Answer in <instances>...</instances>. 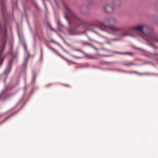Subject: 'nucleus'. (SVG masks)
<instances>
[{"label":"nucleus","mask_w":158,"mask_h":158,"mask_svg":"<svg viewBox=\"0 0 158 158\" xmlns=\"http://www.w3.org/2000/svg\"><path fill=\"white\" fill-rule=\"evenodd\" d=\"M7 34V28L6 26L5 25V30H3L2 29L1 22H0V35L2 36L4 40V45L2 49L0 52V60H1V62L0 63V66L2 65L3 60L6 58V56H5L2 59H1V55L5 49L6 38Z\"/></svg>","instance_id":"nucleus-1"},{"label":"nucleus","mask_w":158,"mask_h":158,"mask_svg":"<svg viewBox=\"0 0 158 158\" xmlns=\"http://www.w3.org/2000/svg\"><path fill=\"white\" fill-rule=\"evenodd\" d=\"M75 51L80 52L85 55L86 56V58L87 59L94 60H98L99 58L97 57V56H95V54L93 55L90 54L86 53L84 52L78 48H76L74 49Z\"/></svg>","instance_id":"nucleus-2"},{"label":"nucleus","mask_w":158,"mask_h":158,"mask_svg":"<svg viewBox=\"0 0 158 158\" xmlns=\"http://www.w3.org/2000/svg\"><path fill=\"white\" fill-rule=\"evenodd\" d=\"M14 87H13L12 88L10 89L9 87H6L0 93V100L2 99V98H3L4 100H5L6 99V97L10 96L12 95L10 94H6L5 93L8 90H11Z\"/></svg>","instance_id":"nucleus-3"},{"label":"nucleus","mask_w":158,"mask_h":158,"mask_svg":"<svg viewBox=\"0 0 158 158\" xmlns=\"http://www.w3.org/2000/svg\"><path fill=\"white\" fill-rule=\"evenodd\" d=\"M65 8L68 13L72 15V17L73 18H74V19L76 20H77L79 21L80 20V19L77 16L74 12H73L71 10L69 7L66 6H65Z\"/></svg>","instance_id":"nucleus-4"},{"label":"nucleus","mask_w":158,"mask_h":158,"mask_svg":"<svg viewBox=\"0 0 158 158\" xmlns=\"http://www.w3.org/2000/svg\"><path fill=\"white\" fill-rule=\"evenodd\" d=\"M13 60V59H12L9 61L7 68L4 72V73L8 75L10 72L12 67Z\"/></svg>","instance_id":"nucleus-5"},{"label":"nucleus","mask_w":158,"mask_h":158,"mask_svg":"<svg viewBox=\"0 0 158 158\" xmlns=\"http://www.w3.org/2000/svg\"><path fill=\"white\" fill-rule=\"evenodd\" d=\"M101 26H102L104 28L106 29H109L112 31L117 30V29L113 25H105L102 22H100Z\"/></svg>","instance_id":"nucleus-6"},{"label":"nucleus","mask_w":158,"mask_h":158,"mask_svg":"<svg viewBox=\"0 0 158 158\" xmlns=\"http://www.w3.org/2000/svg\"><path fill=\"white\" fill-rule=\"evenodd\" d=\"M28 56L24 59V62L22 66V68L23 69H26L27 68L28 60L30 56V55L29 52L27 53Z\"/></svg>","instance_id":"nucleus-7"},{"label":"nucleus","mask_w":158,"mask_h":158,"mask_svg":"<svg viewBox=\"0 0 158 158\" xmlns=\"http://www.w3.org/2000/svg\"><path fill=\"white\" fill-rule=\"evenodd\" d=\"M49 48H50V49H51L52 50V51H53V52H55L57 55H58L59 56H60V57H61L62 58H63V59L65 60L67 62H72L73 64H77L76 63H75V62H73L72 61H71V60H68V59H67V58L64 57L62 55H61V54H59L58 52L54 48L51 47H50Z\"/></svg>","instance_id":"nucleus-8"},{"label":"nucleus","mask_w":158,"mask_h":158,"mask_svg":"<svg viewBox=\"0 0 158 158\" xmlns=\"http://www.w3.org/2000/svg\"><path fill=\"white\" fill-rule=\"evenodd\" d=\"M104 9L105 11L108 13H112L114 10V8L109 4L106 5L105 6Z\"/></svg>","instance_id":"nucleus-9"},{"label":"nucleus","mask_w":158,"mask_h":158,"mask_svg":"<svg viewBox=\"0 0 158 158\" xmlns=\"http://www.w3.org/2000/svg\"><path fill=\"white\" fill-rule=\"evenodd\" d=\"M129 29L131 30H135L137 31L142 32L143 34L144 33L143 31V27L140 25H138L135 27H130Z\"/></svg>","instance_id":"nucleus-10"},{"label":"nucleus","mask_w":158,"mask_h":158,"mask_svg":"<svg viewBox=\"0 0 158 158\" xmlns=\"http://www.w3.org/2000/svg\"><path fill=\"white\" fill-rule=\"evenodd\" d=\"M116 62L114 61H112V62H108V61H105L104 60H102L99 63L100 64H106L107 65L110 64H112V63H115Z\"/></svg>","instance_id":"nucleus-11"},{"label":"nucleus","mask_w":158,"mask_h":158,"mask_svg":"<svg viewBox=\"0 0 158 158\" xmlns=\"http://www.w3.org/2000/svg\"><path fill=\"white\" fill-rule=\"evenodd\" d=\"M53 42L56 44H57L58 46H59L64 52H66V53L69 54L68 52L64 48H63V47L60 44L57 42Z\"/></svg>","instance_id":"nucleus-12"},{"label":"nucleus","mask_w":158,"mask_h":158,"mask_svg":"<svg viewBox=\"0 0 158 158\" xmlns=\"http://www.w3.org/2000/svg\"><path fill=\"white\" fill-rule=\"evenodd\" d=\"M134 73L138 74L139 75L142 76V75H147L149 74L148 73H139L138 72H137V71H135Z\"/></svg>","instance_id":"nucleus-13"},{"label":"nucleus","mask_w":158,"mask_h":158,"mask_svg":"<svg viewBox=\"0 0 158 158\" xmlns=\"http://www.w3.org/2000/svg\"><path fill=\"white\" fill-rule=\"evenodd\" d=\"M122 65L125 66H129L130 65H136V64H133L131 62H130L128 63H124Z\"/></svg>","instance_id":"nucleus-14"},{"label":"nucleus","mask_w":158,"mask_h":158,"mask_svg":"<svg viewBox=\"0 0 158 158\" xmlns=\"http://www.w3.org/2000/svg\"><path fill=\"white\" fill-rule=\"evenodd\" d=\"M64 17L65 19L68 21V24L69 26H71V22L70 20L69 19L68 17L67 16V15L66 13H65L64 15Z\"/></svg>","instance_id":"nucleus-15"},{"label":"nucleus","mask_w":158,"mask_h":158,"mask_svg":"<svg viewBox=\"0 0 158 158\" xmlns=\"http://www.w3.org/2000/svg\"><path fill=\"white\" fill-rule=\"evenodd\" d=\"M95 56H104V57H110V56H111V55H103V54H99L98 53H95Z\"/></svg>","instance_id":"nucleus-16"},{"label":"nucleus","mask_w":158,"mask_h":158,"mask_svg":"<svg viewBox=\"0 0 158 158\" xmlns=\"http://www.w3.org/2000/svg\"><path fill=\"white\" fill-rule=\"evenodd\" d=\"M36 77V74L34 72L32 73V82H34L35 80Z\"/></svg>","instance_id":"nucleus-17"},{"label":"nucleus","mask_w":158,"mask_h":158,"mask_svg":"<svg viewBox=\"0 0 158 158\" xmlns=\"http://www.w3.org/2000/svg\"><path fill=\"white\" fill-rule=\"evenodd\" d=\"M115 21V19H112V18H107L105 19V21L108 23H109V22H110L111 21Z\"/></svg>","instance_id":"nucleus-18"},{"label":"nucleus","mask_w":158,"mask_h":158,"mask_svg":"<svg viewBox=\"0 0 158 158\" xmlns=\"http://www.w3.org/2000/svg\"><path fill=\"white\" fill-rule=\"evenodd\" d=\"M70 55L73 57L77 59H83L84 58V57L77 56L73 55Z\"/></svg>","instance_id":"nucleus-19"},{"label":"nucleus","mask_w":158,"mask_h":158,"mask_svg":"<svg viewBox=\"0 0 158 158\" xmlns=\"http://www.w3.org/2000/svg\"><path fill=\"white\" fill-rule=\"evenodd\" d=\"M114 53L118 54H131L130 53H123V52H120L116 51H115L114 52Z\"/></svg>","instance_id":"nucleus-20"},{"label":"nucleus","mask_w":158,"mask_h":158,"mask_svg":"<svg viewBox=\"0 0 158 158\" xmlns=\"http://www.w3.org/2000/svg\"><path fill=\"white\" fill-rule=\"evenodd\" d=\"M34 5L35 8L38 9L40 10V8L39 7L38 4L35 2H34Z\"/></svg>","instance_id":"nucleus-21"},{"label":"nucleus","mask_w":158,"mask_h":158,"mask_svg":"<svg viewBox=\"0 0 158 158\" xmlns=\"http://www.w3.org/2000/svg\"><path fill=\"white\" fill-rule=\"evenodd\" d=\"M23 46H24L25 52H27V44H26L24 43L23 44Z\"/></svg>","instance_id":"nucleus-22"},{"label":"nucleus","mask_w":158,"mask_h":158,"mask_svg":"<svg viewBox=\"0 0 158 158\" xmlns=\"http://www.w3.org/2000/svg\"><path fill=\"white\" fill-rule=\"evenodd\" d=\"M40 59L42 60V47H40Z\"/></svg>","instance_id":"nucleus-23"},{"label":"nucleus","mask_w":158,"mask_h":158,"mask_svg":"<svg viewBox=\"0 0 158 158\" xmlns=\"http://www.w3.org/2000/svg\"><path fill=\"white\" fill-rule=\"evenodd\" d=\"M10 118V117L9 116H8L7 118H6V119H5L3 121H2V122L0 123V125L3 123L4 122H5L6 120H7L9 118Z\"/></svg>","instance_id":"nucleus-24"},{"label":"nucleus","mask_w":158,"mask_h":158,"mask_svg":"<svg viewBox=\"0 0 158 158\" xmlns=\"http://www.w3.org/2000/svg\"><path fill=\"white\" fill-rule=\"evenodd\" d=\"M83 44L85 45H89L90 46H91V45L92 44H90V43H87L86 42H83Z\"/></svg>","instance_id":"nucleus-25"},{"label":"nucleus","mask_w":158,"mask_h":158,"mask_svg":"<svg viewBox=\"0 0 158 158\" xmlns=\"http://www.w3.org/2000/svg\"><path fill=\"white\" fill-rule=\"evenodd\" d=\"M104 70H109V71H115V69H104Z\"/></svg>","instance_id":"nucleus-26"},{"label":"nucleus","mask_w":158,"mask_h":158,"mask_svg":"<svg viewBox=\"0 0 158 158\" xmlns=\"http://www.w3.org/2000/svg\"><path fill=\"white\" fill-rule=\"evenodd\" d=\"M148 74H148L149 75H156L158 76V74L157 73H148Z\"/></svg>","instance_id":"nucleus-27"},{"label":"nucleus","mask_w":158,"mask_h":158,"mask_svg":"<svg viewBox=\"0 0 158 158\" xmlns=\"http://www.w3.org/2000/svg\"><path fill=\"white\" fill-rule=\"evenodd\" d=\"M135 48L137 50H140V51H142V52H143L144 51L142 49H141V48Z\"/></svg>","instance_id":"nucleus-28"},{"label":"nucleus","mask_w":158,"mask_h":158,"mask_svg":"<svg viewBox=\"0 0 158 158\" xmlns=\"http://www.w3.org/2000/svg\"><path fill=\"white\" fill-rule=\"evenodd\" d=\"M62 40H63V42H64V43L66 45H68V44H67L66 42V41H65L64 39L63 38H62Z\"/></svg>","instance_id":"nucleus-29"},{"label":"nucleus","mask_w":158,"mask_h":158,"mask_svg":"<svg viewBox=\"0 0 158 158\" xmlns=\"http://www.w3.org/2000/svg\"><path fill=\"white\" fill-rule=\"evenodd\" d=\"M122 70L115 69V71H118L119 72H122Z\"/></svg>","instance_id":"nucleus-30"},{"label":"nucleus","mask_w":158,"mask_h":158,"mask_svg":"<svg viewBox=\"0 0 158 158\" xmlns=\"http://www.w3.org/2000/svg\"><path fill=\"white\" fill-rule=\"evenodd\" d=\"M154 40L156 41L158 43V39L156 37H155L154 38Z\"/></svg>","instance_id":"nucleus-31"},{"label":"nucleus","mask_w":158,"mask_h":158,"mask_svg":"<svg viewBox=\"0 0 158 158\" xmlns=\"http://www.w3.org/2000/svg\"><path fill=\"white\" fill-rule=\"evenodd\" d=\"M91 47H92L93 48H94V49H95V50H98V48H96L92 44L91 45Z\"/></svg>","instance_id":"nucleus-32"},{"label":"nucleus","mask_w":158,"mask_h":158,"mask_svg":"<svg viewBox=\"0 0 158 158\" xmlns=\"http://www.w3.org/2000/svg\"><path fill=\"white\" fill-rule=\"evenodd\" d=\"M50 28L51 30H52V31H56V30L54 29L51 26H50Z\"/></svg>","instance_id":"nucleus-33"},{"label":"nucleus","mask_w":158,"mask_h":158,"mask_svg":"<svg viewBox=\"0 0 158 158\" xmlns=\"http://www.w3.org/2000/svg\"><path fill=\"white\" fill-rule=\"evenodd\" d=\"M122 72L125 73H128V71H126V70H122Z\"/></svg>","instance_id":"nucleus-34"},{"label":"nucleus","mask_w":158,"mask_h":158,"mask_svg":"<svg viewBox=\"0 0 158 158\" xmlns=\"http://www.w3.org/2000/svg\"><path fill=\"white\" fill-rule=\"evenodd\" d=\"M43 2L44 5V7H46V6H47L46 4V3H45V2H44V0H43Z\"/></svg>","instance_id":"nucleus-35"},{"label":"nucleus","mask_w":158,"mask_h":158,"mask_svg":"<svg viewBox=\"0 0 158 158\" xmlns=\"http://www.w3.org/2000/svg\"><path fill=\"white\" fill-rule=\"evenodd\" d=\"M135 71H129L128 73H134Z\"/></svg>","instance_id":"nucleus-36"},{"label":"nucleus","mask_w":158,"mask_h":158,"mask_svg":"<svg viewBox=\"0 0 158 158\" xmlns=\"http://www.w3.org/2000/svg\"><path fill=\"white\" fill-rule=\"evenodd\" d=\"M15 114V113H14L12 114H11L9 116V117H10V118L12 116L14 115Z\"/></svg>","instance_id":"nucleus-37"},{"label":"nucleus","mask_w":158,"mask_h":158,"mask_svg":"<svg viewBox=\"0 0 158 158\" xmlns=\"http://www.w3.org/2000/svg\"><path fill=\"white\" fill-rule=\"evenodd\" d=\"M57 24L58 25H60V21H58V22H57Z\"/></svg>","instance_id":"nucleus-38"},{"label":"nucleus","mask_w":158,"mask_h":158,"mask_svg":"<svg viewBox=\"0 0 158 158\" xmlns=\"http://www.w3.org/2000/svg\"><path fill=\"white\" fill-rule=\"evenodd\" d=\"M92 31L94 32V33H95L96 34H98V33L96 31H94V30H93Z\"/></svg>","instance_id":"nucleus-39"},{"label":"nucleus","mask_w":158,"mask_h":158,"mask_svg":"<svg viewBox=\"0 0 158 158\" xmlns=\"http://www.w3.org/2000/svg\"><path fill=\"white\" fill-rule=\"evenodd\" d=\"M59 36L60 37L61 39H62V38H63V37L60 35H59Z\"/></svg>","instance_id":"nucleus-40"},{"label":"nucleus","mask_w":158,"mask_h":158,"mask_svg":"<svg viewBox=\"0 0 158 158\" xmlns=\"http://www.w3.org/2000/svg\"><path fill=\"white\" fill-rule=\"evenodd\" d=\"M7 76H8V75L5 78V80H4V82H5L6 80V78H7Z\"/></svg>","instance_id":"nucleus-41"},{"label":"nucleus","mask_w":158,"mask_h":158,"mask_svg":"<svg viewBox=\"0 0 158 158\" xmlns=\"http://www.w3.org/2000/svg\"><path fill=\"white\" fill-rule=\"evenodd\" d=\"M98 27L99 28H100L101 30H102V31H106L105 30H104V29H102L100 27Z\"/></svg>","instance_id":"nucleus-42"},{"label":"nucleus","mask_w":158,"mask_h":158,"mask_svg":"<svg viewBox=\"0 0 158 158\" xmlns=\"http://www.w3.org/2000/svg\"><path fill=\"white\" fill-rule=\"evenodd\" d=\"M4 115V114L0 115V118L2 117V116H3Z\"/></svg>","instance_id":"nucleus-43"},{"label":"nucleus","mask_w":158,"mask_h":158,"mask_svg":"<svg viewBox=\"0 0 158 158\" xmlns=\"http://www.w3.org/2000/svg\"><path fill=\"white\" fill-rule=\"evenodd\" d=\"M51 85V84H48V85H46V87L50 85Z\"/></svg>","instance_id":"nucleus-44"},{"label":"nucleus","mask_w":158,"mask_h":158,"mask_svg":"<svg viewBox=\"0 0 158 158\" xmlns=\"http://www.w3.org/2000/svg\"><path fill=\"white\" fill-rule=\"evenodd\" d=\"M87 36V37L90 40H92L90 39V38H89L88 36Z\"/></svg>","instance_id":"nucleus-45"},{"label":"nucleus","mask_w":158,"mask_h":158,"mask_svg":"<svg viewBox=\"0 0 158 158\" xmlns=\"http://www.w3.org/2000/svg\"><path fill=\"white\" fill-rule=\"evenodd\" d=\"M87 36V37L90 40H92L90 39V38H89L88 36Z\"/></svg>","instance_id":"nucleus-46"},{"label":"nucleus","mask_w":158,"mask_h":158,"mask_svg":"<svg viewBox=\"0 0 158 158\" xmlns=\"http://www.w3.org/2000/svg\"><path fill=\"white\" fill-rule=\"evenodd\" d=\"M18 111H19V110H18V111H17L16 112H15V113H15V114H17V113H18Z\"/></svg>","instance_id":"nucleus-47"},{"label":"nucleus","mask_w":158,"mask_h":158,"mask_svg":"<svg viewBox=\"0 0 158 158\" xmlns=\"http://www.w3.org/2000/svg\"><path fill=\"white\" fill-rule=\"evenodd\" d=\"M45 10H47V6H46V7H45Z\"/></svg>","instance_id":"nucleus-48"},{"label":"nucleus","mask_w":158,"mask_h":158,"mask_svg":"<svg viewBox=\"0 0 158 158\" xmlns=\"http://www.w3.org/2000/svg\"><path fill=\"white\" fill-rule=\"evenodd\" d=\"M3 6L2 5V10H3Z\"/></svg>","instance_id":"nucleus-49"},{"label":"nucleus","mask_w":158,"mask_h":158,"mask_svg":"<svg viewBox=\"0 0 158 158\" xmlns=\"http://www.w3.org/2000/svg\"><path fill=\"white\" fill-rule=\"evenodd\" d=\"M22 107H23V106L21 107V108H20L19 109V110H19V111L21 109V108H22Z\"/></svg>","instance_id":"nucleus-50"},{"label":"nucleus","mask_w":158,"mask_h":158,"mask_svg":"<svg viewBox=\"0 0 158 158\" xmlns=\"http://www.w3.org/2000/svg\"><path fill=\"white\" fill-rule=\"evenodd\" d=\"M18 105V104H17L14 107V108H15Z\"/></svg>","instance_id":"nucleus-51"},{"label":"nucleus","mask_w":158,"mask_h":158,"mask_svg":"<svg viewBox=\"0 0 158 158\" xmlns=\"http://www.w3.org/2000/svg\"><path fill=\"white\" fill-rule=\"evenodd\" d=\"M65 85V86H69V85Z\"/></svg>","instance_id":"nucleus-52"},{"label":"nucleus","mask_w":158,"mask_h":158,"mask_svg":"<svg viewBox=\"0 0 158 158\" xmlns=\"http://www.w3.org/2000/svg\"><path fill=\"white\" fill-rule=\"evenodd\" d=\"M2 3V0H1Z\"/></svg>","instance_id":"nucleus-53"},{"label":"nucleus","mask_w":158,"mask_h":158,"mask_svg":"<svg viewBox=\"0 0 158 158\" xmlns=\"http://www.w3.org/2000/svg\"><path fill=\"white\" fill-rule=\"evenodd\" d=\"M68 64L69 65L70 64V63H68Z\"/></svg>","instance_id":"nucleus-54"},{"label":"nucleus","mask_w":158,"mask_h":158,"mask_svg":"<svg viewBox=\"0 0 158 158\" xmlns=\"http://www.w3.org/2000/svg\"><path fill=\"white\" fill-rule=\"evenodd\" d=\"M42 1H43V0H42Z\"/></svg>","instance_id":"nucleus-55"}]
</instances>
